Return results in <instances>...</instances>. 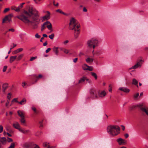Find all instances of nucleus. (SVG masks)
I'll list each match as a JSON object with an SVG mask.
<instances>
[{
    "instance_id": "60",
    "label": "nucleus",
    "mask_w": 148,
    "mask_h": 148,
    "mask_svg": "<svg viewBox=\"0 0 148 148\" xmlns=\"http://www.w3.org/2000/svg\"><path fill=\"white\" fill-rule=\"evenodd\" d=\"M111 85H110L109 86V87L110 88V89L109 90V91L110 92H111L112 91V89L111 88Z\"/></svg>"
},
{
    "instance_id": "17",
    "label": "nucleus",
    "mask_w": 148,
    "mask_h": 148,
    "mask_svg": "<svg viewBox=\"0 0 148 148\" xmlns=\"http://www.w3.org/2000/svg\"><path fill=\"white\" fill-rule=\"evenodd\" d=\"M138 82L135 79L133 78L132 79V84L135 85L136 86L137 88H138Z\"/></svg>"
},
{
    "instance_id": "63",
    "label": "nucleus",
    "mask_w": 148,
    "mask_h": 148,
    "mask_svg": "<svg viewBox=\"0 0 148 148\" xmlns=\"http://www.w3.org/2000/svg\"><path fill=\"white\" fill-rule=\"evenodd\" d=\"M42 121H40L39 122V123L40 124V127H42L43 126V125L42 124Z\"/></svg>"
},
{
    "instance_id": "46",
    "label": "nucleus",
    "mask_w": 148,
    "mask_h": 148,
    "mask_svg": "<svg viewBox=\"0 0 148 148\" xmlns=\"http://www.w3.org/2000/svg\"><path fill=\"white\" fill-rule=\"evenodd\" d=\"M3 127L2 125H0V133H1L3 131Z\"/></svg>"
},
{
    "instance_id": "12",
    "label": "nucleus",
    "mask_w": 148,
    "mask_h": 148,
    "mask_svg": "<svg viewBox=\"0 0 148 148\" xmlns=\"http://www.w3.org/2000/svg\"><path fill=\"white\" fill-rule=\"evenodd\" d=\"M116 141L118 143L119 145H124L125 144V140L120 138L117 139Z\"/></svg>"
},
{
    "instance_id": "42",
    "label": "nucleus",
    "mask_w": 148,
    "mask_h": 148,
    "mask_svg": "<svg viewBox=\"0 0 148 148\" xmlns=\"http://www.w3.org/2000/svg\"><path fill=\"white\" fill-rule=\"evenodd\" d=\"M43 147H47L48 146V143L47 142L44 143L43 144Z\"/></svg>"
},
{
    "instance_id": "43",
    "label": "nucleus",
    "mask_w": 148,
    "mask_h": 148,
    "mask_svg": "<svg viewBox=\"0 0 148 148\" xmlns=\"http://www.w3.org/2000/svg\"><path fill=\"white\" fill-rule=\"evenodd\" d=\"M7 138H8L7 141L8 142L10 143V142H12L13 141V140L12 138H8V137Z\"/></svg>"
},
{
    "instance_id": "4",
    "label": "nucleus",
    "mask_w": 148,
    "mask_h": 148,
    "mask_svg": "<svg viewBox=\"0 0 148 148\" xmlns=\"http://www.w3.org/2000/svg\"><path fill=\"white\" fill-rule=\"evenodd\" d=\"M137 107L139 108L142 111L145 112L148 116V108L142 103L130 106V110L131 111H132Z\"/></svg>"
},
{
    "instance_id": "21",
    "label": "nucleus",
    "mask_w": 148,
    "mask_h": 148,
    "mask_svg": "<svg viewBox=\"0 0 148 148\" xmlns=\"http://www.w3.org/2000/svg\"><path fill=\"white\" fill-rule=\"evenodd\" d=\"M23 49L22 48H19L17 50H15L12 52V53L14 54H15L17 53H18L22 51Z\"/></svg>"
},
{
    "instance_id": "33",
    "label": "nucleus",
    "mask_w": 148,
    "mask_h": 148,
    "mask_svg": "<svg viewBox=\"0 0 148 148\" xmlns=\"http://www.w3.org/2000/svg\"><path fill=\"white\" fill-rule=\"evenodd\" d=\"M15 147V143H11L10 146L8 148H14Z\"/></svg>"
},
{
    "instance_id": "57",
    "label": "nucleus",
    "mask_w": 148,
    "mask_h": 148,
    "mask_svg": "<svg viewBox=\"0 0 148 148\" xmlns=\"http://www.w3.org/2000/svg\"><path fill=\"white\" fill-rule=\"evenodd\" d=\"M51 49L50 48H48L45 51V52L46 53H48L50 50H51Z\"/></svg>"
},
{
    "instance_id": "22",
    "label": "nucleus",
    "mask_w": 148,
    "mask_h": 148,
    "mask_svg": "<svg viewBox=\"0 0 148 148\" xmlns=\"http://www.w3.org/2000/svg\"><path fill=\"white\" fill-rule=\"evenodd\" d=\"M49 23V21H47L45 22L42 25L41 28V31H43L46 27V26L47 25V23Z\"/></svg>"
},
{
    "instance_id": "59",
    "label": "nucleus",
    "mask_w": 148,
    "mask_h": 148,
    "mask_svg": "<svg viewBox=\"0 0 148 148\" xmlns=\"http://www.w3.org/2000/svg\"><path fill=\"white\" fill-rule=\"evenodd\" d=\"M41 0H34V1L36 3H38Z\"/></svg>"
},
{
    "instance_id": "32",
    "label": "nucleus",
    "mask_w": 148,
    "mask_h": 148,
    "mask_svg": "<svg viewBox=\"0 0 148 148\" xmlns=\"http://www.w3.org/2000/svg\"><path fill=\"white\" fill-rule=\"evenodd\" d=\"M21 122V124L23 125H25V120L24 119V117H23L21 118V119L20 120Z\"/></svg>"
},
{
    "instance_id": "25",
    "label": "nucleus",
    "mask_w": 148,
    "mask_h": 148,
    "mask_svg": "<svg viewBox=\"0 0 148 148\" xmlns=\"http://www.w3.org/2000/svg\"><path fill=\"white\" fill-rule=\"evenodd\" d=\"M17 113L18 116L21 118L24 117L23 113L22 111L18 110L17 112Z\"/></svg>"
},
{
    "instance_id": "64",
    "label": "nucleus",
    "mask_w": 148,
    "mask_h": 148,
    "mask_svg": "<svg viewBox=\"0 0 148 148\" xmlns=\"http://www.w3.org/2000/svg\"><path fill=\"white\" fill-rule=\"evenodd\" d=\"M125 136L126 138H128L129 136V135L128 134H126L125 135Z\"/></svg>"
},
{
    "instance_id": "16",
    "label": "nucleus",
    "mask_w": 148,
    "mask_h": 148,
    "mask_svg": "<svg viewBox=\"0 0 148 148\" xmlns=\"http://www.w3.org/2000/svg\"><path fill=\"white\" fill-rule=\"evenodd\" d=\"M0 142L3 145L6 144L7 142L6 138L5 137H0Z\"/></svg>"
},
{
    "instance_id": "23",
    "label": "nucleus",
    "mask_w": 148,
    "mask_h": 148,
    "mask_svg": "<svg viewBox=\"0 0 148 148\" xmlns=\"http://www.w3.org/2000/svg\"><path fill=\"white\" fill-rule=\"evenodd\" d=\"M13 127L16 129H18L20 127V125L17 122H15V123L13 124Z\"/></svg>"
},
{
    "instance_id": "38",
    "label": "nucleus",
    "mask_w": 148,
    "mask_h": 148,
    "mask_svg": "<svg viewBox=\"0 0 148 148\" xmlns=\"http://www.w3.org/2000/svg\"><path fill=\"white\" fill-rule=\"evenodd\" d=\"M88 69H87V70L91 71H92L93 70V69L92 66H88Z\"/></svg>"
},
{
    "instance_id": "53",
    "label": "nucleus",
    "mask_w": 148,
    "mask_h": 148,
    "mask_svg": "<svg viewBox=\"0 0 148 148\" xmlns=\"http://www.w3.org/2000/svg\"><path fill=\"white\" fill-rule=\"evenodd\" d=\"M29 130H24L23 134H26L29 132Z\"/></svg>"
},
{
    "instance_id": "54",
    "label": "nucleus",
    "mask_w": 148,
    "mask_h": 148,
    "mask_svg": "<svg viewBox=\"0 0 148 148\" xmlns=\"http://www.w3.org/2000/svg\"><path fill=\"white\" fill-rule=\"evenodd\" d=\"M77 60H78V58H76L74 59L73 60V62L74 63H76V62H77Z\"/></svg>"
},
{
    "instance_id": "62",
    "label": "nucleus",
    "mask_w": 148,
    "mask_h": 148,
    "mask_svg": "<svg viewBox=\"0 0 148 148\" xmlns=\"http://www.w3.org/2000/svg\"><path fill=\"white\" fill-rule=\"evenodd\" d=\"M8 31H12V32H14V29H13L12 28V29H9L8 30Z\"/></svg>"
},
{
    "instance_id": "27",
    "label": "nucleus",
    "mask_w": 148,
    "mask_h": 148,
    "mask_svg": "<svg viewBox=\"0 0 148 148\" xmlns=\"http://www.w3.org/2000/svg\"><path fill=\"white\" fill-rule=\"evenodd\" d=\"M93 60V59L90 58H88L86 59V62L88 63L92 62Z\"/></svg>"
},
{
    "instance_id": "35",
    "label": "nucleus",
    "mask_w": 148,
    "mask_h": 148,
    "mask_svg": "<svg viewBox=\"0 0 148 148\" xmlns=\"http://www.w3.org/2000/svg\"><path fill=\"white\" fill-rule=\"evenodd\" d=\"M88 66L86 64H84L82 68L84 70H87Z\"/></svg>"
},
{
    "instance_id": "50",
    "label": "nucleus",
    "mask_w": 148,
    "mask_h": 148,
    "mask_svg": "<svg viewBox=\"0 0 148 148\" xmlns=\"http://www.w3.org/2000/svg\"><path fill=\"white\" fill-rule=\"evenodd\" d=\"M36 58V57H32L30 59V61H32Z\"/></svg>"
},
{
    "instance_id": "9",
    "label": "nucleus",
    "mask_w": 148,
    "mask_h": 148,
    "mask_svg": "<svg viewBox=\"0 0 148 148\" xmlns=\"http://www.w3.org/2000/svg\"><path fill=\"white\" fill-rule=\"evenodd\" d=\"M92 54L93 56H99L103 54V51L100 50L94 51V49H93L92 51Z\"/></svg>"
},
{
    "instance_id": "44",
    "label": "nucleus",
    "mask_w": 148,
    "mask_h": 148,
    "mask_svg": "<svg viewBox=\"0 0 148 148\" xmlns=\"http://www.w3.org/2000/svg\"><path fill=\"white\" fill-rule=\"evenodd\" d=\"M53 4L56 6H58V2H55L54 1H53Z\"/></svg>"
},
{
    "instance_id": "24",
    "label": "nucleus",
    "mask_w": 148,
    "mask_h": 148,
    "mask_svg": "<svg viewBox=\"0 0 148 148\" xmlns=\"http://www.w3.org/2000/svg\"><path fill=\"white\" fill-rule=\"evenodd\" d=\"M47 14L43 17V19L44 20L47 19L49 18L50 13L49 11H47Z\"/></svg>"
},
{
    "instance_id": "11",
    "label": "nucleus",
    "mask_w": 148,
    "mask_h": 148,
    "mask_svg": "<svg viewBox=\"0 0 148 148\" xmlns=\"http://www.w3.org/2000/svg\"><path fill=\"white\" fill-rule=\"evenodd\" d=\"M85 81H88V82L89 83H90L91 82V81L89 80V79L88 78H87L86 77H83L81 78L79 80V83H83Z\"/></svg>"
},
{
    "instance_id": "7",
    "label": "nucleus",
    "mask_w": 148,
    "mask_h": 148,
    "mask_svg": "<svg viewBox=\"0 0 148 148\" xmlns=\"http://www.w3.org/2000/svg\"><path fill=\"white\" fill-rule=\"evenodd\" d=\"M144 62V60L142 59L139 60L137 63L134 66H132V67L129 69V70H131L132 69H135L138 68H140L142 66V65Z\"/></svg>"
},
{
    "instance_id": "15",
    "label": "nucleus",
    "mask_w": 148,
    "mask_h": 148,
    "mask_svg": "<svg viewBox=\"0 0 148 148\" xmlns=\"http://www.w3.org/2000/svg\"><path fill=\"white\" fill-rule=\"evenodd\" d=\"M119 89L121 91H123L124 92H126L127 93H128L130 92V90L129 89L124 88V87H121L120 88H119Z\"/></svg>"
},
{
    "instance_id": "41",
    "label": "nucleus",
    "mask_w": 148,
    "mask_h": 148,
    "mask_svg": "<svg viewBox=\"0 0 148 148\" xmlns=\"http://www.w3.org/2000/svg\"><path fill=\"white\" fill-rule=\"evenodd\" d=\"M11 95L10 94V93H8V96H7V98L8 99V101H10V99L11 98Z\"/></svg>"
},
{
    "instance_id": "48",
    "label": "nucleus",
    "mask_w": 148,
    "mask_h": 148,
    "mask_svg": "<svg viewBox=\"0 0 148 148\" xmlns=\"http://www.w3.org/2000/svg\"><path fill=\"white\" fill-rule=\"evenodd\" d=\"M10 9L9 8H6L4 10V12L5 13L8 11Z\"/></svg>"
},
{
    "instance_id": "36",
    "label": "nucleus",
    "mask_w": 148,
    "mask_h": 148,
    "mask_svg": "<svg viewBox=\"0 0 148 148\" xmlns=\"http://www.w3.org/2000/svg\"><path fill=\"white\" fill-rule=\"evenodd\" d=\"M139 95V93H136V94H134V98L135 99H136L137 97H138Z\"/></svg>"
},
{
    "instance_id": "52",
    "label": "nucleus",
    "mask_w": 148,
    "mask_h": 148,
    "mask_svg": "<svg viewBox=\"0 0 148 148\" xmlns=\"http://www.w3.org/2000/svg\"><path fill=\"white\" fill-rule=\"evenodd\" d=\"M83 11L85 12H86L87 11V10L86 8L85 7H83Z\"/></svg>"
},
{
    "instance_id": "45",
    "label": "nucleus",
    "mask_w": 148,
    "mask_h": 148,
    "mask_svg": "<svg viewBox=\"0 0 148 148\" xmlns=\"http://www.w3.org/2000/svg\"><path fill=\"white\" fill-rule=\"evenodd\" d=\"M7 68V66H5L3 67V72H5L6 70V69Z\"/></svg>"
},
{
    "instance_id": "58",
    "label": "nucleus",
    "mask_w": 148,
    "mask_h": 148,
    "mask_svg": "<svg viewBox=\"0 0 148 148\" xmlns=\"http://www.w3.org/2000/svg\"><path fill=\"white\" fill-rule=\"evenodd\" d=\"M26 85V83L25 82H24L22 83V86H23V87L25 88V86Z\"/></svg>"
},
{
    "instance_id": "26",
    "label": "nucleus",
    "mask_w": 148,
    "mask_h": 148,
    "mask_svg": "<svg viewBox=\"0 0 148 148\" xmlns=\"http://www.w3.org/2000/svg\"><path fill=\"white\" fill-rule=\"evenodd\" d=\"M17 56H12L10 58V62L11 63L13 62L16 58Z\"/></svg>"
},
{
    "instance_id": "3",
    "label": "nucleus",
    "mask_w": 148,
    "mask_h": 148,
    "mask_svg": "<svg viewBox=\"0 0 148 148\" xmlns=\"http://www.w3.org/2000/svg\"><path fill=\"white\" fill-rule=\"evenodd\" d=\"M107 132L112 136H117L119 133L120 128L117 126L109 125L107 128Z\"/></svg>"
},
{
    "instance_id": "30",
    "label": "nucleus",
    "mask_w": 148,
    "mask_h": 148,
    "mask_svg": "<svg viewBox=\"0 0 148 148\" xmlns=\"http://www.w3.org/2000/svg\"><path fill=\"white\" fill-rule=\"evenodd\" d=\"M90 74L92 77L95 78V79H97V74L95 73L91 72L90 73Z\"/></svg>"
},
{
    "instance_id": "37",
    "label": "nucleus",
    "mask_w": 148,
    "mask_h": 148,
    "mask_svg": "<svg viewBox=\"0 0 148 148\" xmlns=\"http://www.w3.org/2000/svg\"><path fill=\"white\" fill-rule=\"evenodd\" d=\"M32 109L34 112V113L37 114L38 113V112L37 111L36 108L35 107H32Z\"/></svg>"
},
{
    "instance_id": "10",
    "label": "nucleus",
    "mask_w": 148,
    "mask_h": 148,
    "mask_svg": "<svg viewBox=\"0 0 148 148\" xmlns=\"http://www.w3.org/2000/svg\"><path fill=\"white\" fill-rule=\"evenodd\" d=\"M13 16V15L12 14H10L6 16L3 19L2 23H4L5 21H8L9 22L11 21V18Z\"/></svg>"
},
{
    "instance_id": "28",
    "label": "nucleus",
    "mask_w": 148,
    "mask_h": 148,
    "mask_svg": "<svg viewBox=\"0 0 148 148\" xmlns=\"http://www.w3.org/2000/svg\"><path fill=\"white\" fill-rule=\"evenodd\" d=\"M47 25V27L49 30H52V25L51 23L49 21V23H47V25Z\"/></svg>"
},
{
    "instance_id": "29",
    "label": "nucleus",
    "mask_w": 148,
    "mask_h": 148,
    "mask_svg": "<svg viewBox=\"0 0 148 148\" xmlns=\"http://www.w3.org/2000/svg\"><path fill=\"white\" fill-rule=\"evenodd\" d=\"M56 12H59L66 16H67L68 15L67 14L64 13L62 10L59 9L56 10Z\"/></svg>"
},
{
    "instance_id": "1",
    "label": "nucleus",
    "mask_w": 148,
    "mask_h": 148,
    "mask_svg": "<svg viewBox=\"0 0 148 148\" xmlns=\"http://www.w3.org/2000/svg\"><path fill=\"white\" fill-rule=\"evenodd\" d=\"M16 17L25 23L31 25L33 29L37 28L38 25L40 21L38 14L34 13L32 10L29 11L24 10L23 12L20 13Z\"/></svg>"
},
{
    "instance_id": "19",
    "label": "nucleus",
    "mask_w": 148,
    "mask_h": 148,
    "mask_svg": "<svg viewBox=\"0 0 148 148\" xmlns=\"http://www.w3.org/2000/svg\"><path fill=\"white\" fill-rule=\"evenodd\" d=\"M60 49L61 51H63L64 53L68 54L69 53V50L63 47H60Z\"/></svg>"
},
{
    "instance_id": "47",
    "label": "nucleus",
    "mask_w": 148,
    "mask_h": 148,
    "mask_svg": "<svg viewBox=\"0 0 148 148\" xmlns=\"http://www.w3.org/2000/svg\"><path fill=\"white\" fill-rule=\"evenodd\" d=\"M35 37L37 38H40V36L38 34H36L35 35Z\"/></svg>"
},
{
    "instance_id": "31",
    "label": "nucleus",
    "mask_w": 148,
    "mask_h": 148,
    "mask_svg": "<svg viewBox=\"0 0 148 148\" xmlns=\"http://www.w3.org/2000/svg\"><path fill=\"white\" fill-rule=\"evenodd\" d=\"M58 47H54L53 48V51L56 55H58Z\"/></svg>"
},
{
    "instance_id": "34",
    "label": "nucleus",
    "mask_w": 148,
    "mask_h": 148,
    "mask_svg": "<svg viewBox=\"0 0 148 148\" xmlns=\"http://www.w3.org/2000/svg\"><path fill=\"white\" fill-rule=\"evenodd\" d=\"M23 54H21L17 58V60H21L23 56Z\"/></svg>"
},
{
    "instance_id": "61",
    "label": "nucleus",
    "mask_w": 148,
    "mask_h": 148,
    "mask_svg": "<svg viewBox=\"0 0 148 148\" xmlns=\"http://www.w3.org/2000/svg\"><path fill=\"white\" fill-rule=\"evenodd\" d=\"M26 99L25 98H24L21 101H20V102H26Z\"/></svg>"
},
{
    "instance_id": "14",
    "label": "nucleus",
    "mask_w": 148,
    "mask_h": 148,
    "mask_svg": "<svg viewBox=\"0 0 148 148\" xmlns=\"http://www.w3.org/2000/svg\"><path fill=\"white\" fill-rule=\"evenodd\" d=\"M42 77V75L41 74L39 75H38V76L35 75H34V76H33V80H34L35 82L34 83H36L37 82L38 79L41 78Z\"/></svg>"
},
{
    "instance_id": "39",
    "label": "nucleus",
    "mask_w": 148,
    "mask_h": 148,
    "mask_svg": "<svg viewBox=\"0 0 148 148\" xmlns=\"http://www.w3.org/2000/svg\"><path fill=\"white\" fill-rule=\"evenodd\" d=\"M54 36V34H52L51 35H49V37L51 39H53Z\"/></svg>"
},
{
    "instance_id": "40",
    "label": "nucleus",
    "mask_w": 148,
    "mask_h": 148,
    "mask_svg": "<svg viewBox=\"0 0 148 148\" xmlns=\"http://www.w3.org/2000/svg\"><path fill=\"white\" fill-rule=\"evenodd\" d=\"M10 103V102H6L5 104L6 106L7 107H8L9 106H11L12 104Z\"/></svg>"
},
{
    "instance_id": "5",
    "label": "nucleus",
    "mask_w": 148,
    "mask_h": 148,
    "mask_svg": "<svg viewBox=\"0 0 148 148\" xmlns=\"http://www.w3.org/2000/svg\"><path fill=\"white\" fill-rule=\"evenodd\" d=\"M87 44L88 47L94 49L96 47L98 46L99 42L97 39L92 38L88 40Z\"/></svg>"
},
{
    "instance_id": "18",
    "label": "nucleus",
    "mask_w": 148,
    "mask_h": 148,
    "mask_svg": "<svg viewBox=\"0 0 148 148\" xmlns=\"http://www.w3.org/2000/svg\"><path fill=\"white\" fill-rule=\"evenodd\" d=\"M28 146L29 147L32 146V147L35 146V147H34V148H40L39 146H38V145L34 144L32 143H29L28 144Z\"/></svg>"
},
{
    "instance_id": "2",
    "label": "nucleus",
    "mask_w": 148,
    "mask_h": 148,
    "mask_svg": "<svg viewBox=\"0 0 148 148\" xmlns=\"http://www.w3.org/2000/svg\"><path fill=\"white\" fill-rule=\"evenodd\" d=\"M69 23V28L71 30H74V38L77 39L80 33V25L78 24L77 20L74 18L70 19Z\"/></svg>"
},
{
    "instance_id": "6",
    "label": "nucleus",
    "mask_w": 148,
    "mask_h": 148,
    "mask_svg": "<svg viewBox=\"0 0 148 148\" xmlns=\"http://www.w3.org/2000/svg\"><path fill=\"white\" fill-rule=\"evenodd\" d=\"M99 91L94 88L91 89L90 91V99H97L99 98L98 96Z\"/></svg>"
},
{
    "instance_id": "13",
    "label": "nucleus",
    "mask_w": 148,
    "mask_h": 148,
    "mask_svg": "<svg viewBox=\"0 0 148 148\" xmlns=\"http://www.w3.org/2000/svg\"><path fill=\"white\" fill-rule=\"evenodd\" d=\"M106 94V92L104 90H103L100 92L99 91V94H98V96L99 98V97H103L105 96Z\"/></svg>"
},
{
    "instance_id": "56",
    "label": "nucleus",
    "mask_w": 148,
    "mask_h": 148,
    "mask_svg": "<svg viewBox=\"0 0 148 148\" xmlns=\"http://www.w3.org/2000/svg\"><path fill=\"white\" fill-rule=\"evenodd\" d=\"M19 131L23 133L24 130L19 128V129H18Z\"/></svg>"
},
{
    "instance_id": "51",
    "label": "nucleus",
    "mask_w": 148,
    "mask_h": 148,
    "mask_svg": "<svg viewBox=\"0 0 148 148\" xmlns=\"http://www.w3.org/2000/svg\"><path fill=\"white\" fill-rule=\"evenodd\" d=\"M18 98H15L11 102H18L17 101Z\"/></svg>"
},
{
    "instance_id": "49",
    "label": "nucleus",
    "mask_w": 148,
    "mask_h": 148,
    "mask_svg": "<svg viewBox=\"0 0 148 148\" xmlns=\"http://www.w3.org/2000/svg\"><path fill=\"white\" fill-rule=\"evenodd\" d=\"M69 42V41L68 40H66L64 41L63 42V44L64 45H66V44Z\"/></svg>"
},
{
    "instance_id": "55",
    "label": "nucleus",
    "mask_w": 148,
    "mask_h": 148,
    "mask_svg": "<svg viewBox=\"0 0 148 148\" xmlns=\"http://www.w3.org/2000/svg\"><path fill=\"white\" fill-rule=\"evenodd\" d=\"M13 46L12 47H11L10 48V50H11L13 48H14V47H15L16 46V45L14 44V43L13 44Z\"/></svg>"
},
{
    "instance_id": "20",
    "label": "nucleus",
    "mask_w": 148,
    "mask_h": 148,
    "mask_svg": "<svg viewBox=\"0 0 148 148\" xmlns=\"http://www.w3.org/2000/svg\"><path fill=\"white\" fill-rule=\"evenodd\" d=\"M8 84H7L5 83L3 84L2 86L3 92L4 93H5V90L8 88Z\"/></svg>"
},
{
    "instance_id": "8",
    "label": "nucleus",
    "mask_w": 148,
    "mask_h": 148,
    "mask_svg": "<svg viewBox=\"0 0 148 148\" xmlns=\"http://www.w3.org/2000/svg\"><path fill=\"white\" fill-rule=\"evenodd\" d=\"M25 4V3H23L21 4L20 5L17 7L16 6H12V7L11 9L12 10H14L15 11L19 12H20L21 9L23 8V5Z\"/></svg>"
}]
</instances>
